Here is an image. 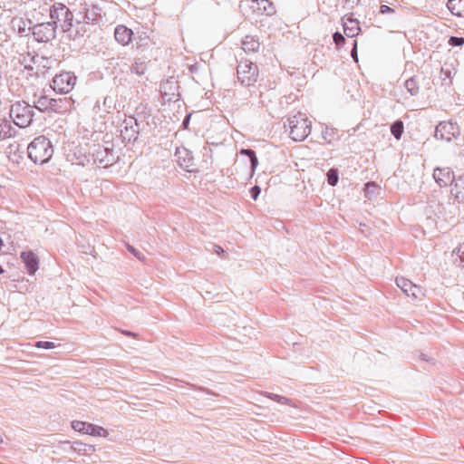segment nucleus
<instances>
[{"mask_svg":"<svg viewBox=\"0 0 464 464\" xmlns=\"http://www.w3.org/2000/svg\"><path fill=\"white\" fill-rule=\"evenodd\" d=\"M28 156L39 164L46 163L53 156V149L45 136H38L27 147Z\"/></svg>","mask_w":464,"mask_h":464,"instance_id":"obj_1","label":"nucleus"},{"mask_svg":"<svg viewBox=\"0 0 464 464\" xmlns=\"http://www.w3.org/2000/svg\"><path fill=\"white\" fill-rule=\"evenodd\" d=\"M289 135L295 141H302L311 132V121L305 114L297 112L287 120Z\"/></svg>","mask_w":464,"mask_h":464,"instance_id":"obj_2","label":"nucleus"},{"mask_svg":"<svg viewBox=\"0 0 464 464\" xmlns=\"http://www.w3.org/2000/svg\"><path fill=\"white\" fill-rule=\"evenodd\" d=\"M50 18L51 23L54 24V26L60 27L63 32H67L72 26L73 14L69 8L62 4L55 3L50 8Z\"/></svg>","mask_w":464,"mask_h":464,"instance_id":"obj_3","label":"nucleus"},{"mask_svg":"<svg viewBox=\"0 0 464 464\" xmlns=\"http://www.w3.org/2000/svg\"><path fill=\"white\" fill-rule=\"evenodd\" d=\"M34 106L29 105L25 102H16L11 106L10 117L14 123L19 128L29 126L34 116Z\"/></svg>","mask_w":464,"mask_h":464,"instance_id":"obj_4","label":"nucleus"},{"mask_svg":"<svg viewBox=\"0 0 464 464\" xmlns=\"http://www.w3.org/2000/svg\"><path fill=\"white\" fill-rule=\"evenodd\" d=\"M237 74L242 85L250 86L257 81V66L248 60H241L237 68Z\"/></svg>","mask_w":464,"mask_h":464,"instance_id":"obj_5","label":"nucleus"},{"mask_svg":"<svg viewBox=\"0 0 464 464\" xmlns=\"http://www.w3.org/2000/svg\"><path fill=\"white\" fill-rule=\"evenodd\" d=\"M76 82V76L70 72H63L56 74L52 81V88L60 93L70 92Z\"/></svg>","mask_w":464,"mask_h":464,"instance_id":"obj_6","label":"nucleus"},{"mask_svg":"<svg viewBox=\"0 0 464 464\" xmlns=\"http://www.w3.org/2000/svg\"><path fill=\"white\" fill-rule=\"evenodd\" d=\"M33 34L37 42L47 43L55 38L56 27L51 22L38 24L34 26Z\"/></svg>","mask_w":464,"mask_h":464,"instance_id":"obj_7","label":"nucleus"},{"mask_svg":"<svg viewBox=\"0 0 464 464\" xmlns=\"http://www.w3.org/2000/svg\"><path fill=\"white\" fill-rule=\"evenodd\" d=\"M459 133V127L456 124L452 122L441 121L436 127L435 138L450 142L453 138H456Z\"/></svg>","mask_w":464,"mask_h":464,"instance_id":"obj_8","label":"nucleus"},{"mask_svg":"<svg viewBox=\"0 0 464 464\" xmlns=\"http://www.w3.org/2000/svg\"><path fill=\"white\" fill-rule=\"evenodd\" d=\"M433 178L440 187L452 185L455 180L454 173L450 168H436Z\"/></svg>","mask_w":464,"mask_h":464,"instance_id":"obj_9","label":"nucleus"},{"mask_svg":"<svg viewBox=\"0 0 464 464\" xmlns=\"http://www.w3.org/2000/svg\"><path fill=\"white\" fill-rule=\"evenodd\" d=\"M139 124L133 118H130L124 121V128L121 130V136L128 141H135L139 134Z\"/></svg>","mask_w":464,"mask_h":464,"instance_id":"obj_10","label":"nucleus"},{"mask_svg":"<svg viewBox=\"0 0 464 464\" xmlns=\"http://www.w3.org/2000/svg\"><path fill=\"white\" fill-rule=\"evenodd\" d=\"M56 99L48 98L47 96H40L34 102V107L41 111H57L60 109L59 102Z\"/></svg>","mask_w":464,"mask_h":464,"instance_id":"obj_11","label":"nucleus"},{"mask_svg":"<svg viewBox=\"0 0 464 464\" xmlns=\"http://www.w3.org/2000/svg\"><path fill=\"white\" fill-rule=\"evenodd\" d=\"M251 8L258 14L272 15L276 13V8L269 0H252Z\"/></svg>","mask_w":464,"mask_h":464,"instance_id":"obj_12","label":"nucleus"},{"mask_svg":"<svg viewBox=\"0 0 464 464\" xmlns=\"http://www.w3.org/2000/svg\"><path fill=\"white\" fill-rule=\"evenodd\" d=\"M21 258L30 275H34L38 270L39 260L34 253L32 251L22 252Z\"/></svg>","mask_w":464,"mask_h":464,"instance_id":"obj_13","label":"nucleus"},{"mask_svg":"<svg viewBox=\"0 0 464 464\" xmlns=\"http://www.w3.org/2000/svg\"><path fill=\"white\" fill-rule=\"evenodd\" d=\"M133 33L124 25H118L114 31L115 40L121 45H127L131 41Z\"/></svg>","mask_w":464,"mask_h":464,"instance_id":"obj_14","label":"nucleus"},{"mask_svg":"<svg viewBox=\"0 0 464 464\" xmlns=\"http://www.w3.org/2000/svg\"><path fill=\"white\" fill-rule=\"evenodd\" d=\"M451 195L459 203L464 202V174L455 179L451 188Z\"/></svg>","mask_w":464,"mask_h":464,"instance_id":"obj_15","label":"nucleus"},{"mask_svg":"<svg viewBox=\"0 0 464 464\" xmlns=\"http://www.w3.org/2000/svg\"><path fill=\"white\" fill-rule=\"evenodd\" d=\"M260 44L254 36L246 35L242 40V49L245 53H256L258 51Z\"/></svg>","mask_w":464,"mask_h":464,"instance_id":"obj_16","label":"nucleus"},{"mask_svg":"<svg viewBox=\"0 0 464 464\" xmlns=\"http://www.w3.org/2000/svg\"><path fill=\"white\" fill-rule=\"evenodd\" d=\"M447 7L454 15L464 17V0H449Z\"/></svg>","mask_w":464,"mask_h":464,"instance_id":"obj_17","label":"nucleus"},{"mask_svg":"<svg viewBox=\"0 0 464 464\" xmlns=\"http://www.w3.org/2000/svg\"><path fill=\"white\" fill-rule=\"evenodd\" d=\"M14 128L10 121L5 118L0 119V140L11 138L14 134Z\"/></svg>","mask_w":464,"mask_h":464,"instance_id":"obj_18","label":"nucleus"},{"mask_svg":"<svg viewBox=\"0 0 464 464\" xmlns=\"http://www.w3.org/2000/svg\"><path fill=\"white\" fill-rule=\"evenodd\" d=\"M359 30V24L356 20L348 19L343 23V32L347 37H354Z\"/></svg>","mask_w":464,"mask_h":464,"instance_id":"obj_19","label":"nucleus"},{"mask_svg":"<svg viewBox=\"0 0 464 464\" xmlns=\"http://www.w3.org/2000/svg\"><path fill=\"white\" fill-rule=\"evenodd\" d=\"M83 14L82 15V22L90 24L97 20L98 13L95 6L90 8L83 7Z\"/></svg>","mask_w":464,"mask_h":464,"instance_id":"obj_20","label":"nucleus"},{"mask_svg":"<svg viewBox=\"0 0 464 464\" xmlns=\"http://www.w3.org/2000/svg\"><path fill=\"white\" fill-rule=\"evenodd\" d=\"M240 154L246 155L249 158L251 172L253 174L258 165V160L256 158V152L250 149H242L240 150Z\"/></svg>","mask_w":464,"mask_h":464,"instance_id":"obj_21","label":"nucleus"},{"mask_svg":"<svg viewBox=\"0 0 464 464\" xmlns=\"http://www.w3.org/2000/svg\"><path fill=\"white\" fill-rule=\"evenodd\" d=\"M72 428L75 431L90 435L91 429H92V423L81 421V420H73L72 422Z\"/></svg>","mask_w":464,"mask_h":464,"instance_id":"obj_22","label":"nucleus"},{"mask_svg":"<svg viewBox=\"0 0 464 464\" xmlns=\"http://www.w3.org/2000/svg\"><path fill=\"white\" fill-rule=\"evenodd\" d=\"M404 86L411 96H415L419 93L420 87L418 82L414 77H411L408 80H406L404 82Z\"/></svg>","mask_w":464,"mask_h":464,"instance_id":"obj_23","label":"nucleus"},{"mask_svg":"<svg viewBox=\"0 0 464 464\" xmlns=\"http://www.w3.org/2000/svg\"><path fill=\"white\" fill-rule=\"evenodd\" d=\"M396 284L407 296H410V288H412L413 284L411 281L404 277H397Z\"/></svg>","mask_w":464,"mask_h":464,"instance_id":"obj_24","label":"nucleus"},{"mask_svg":"<svg viewBox=\"0 0 464 464\" xmlns=\"http://www.w3.org/2000/svg\"><path fill=\"white\" fill-rule=\"evenodd\" d=\"M391 132L395 139H401L403 133V122L401 121H394L391 126Z\"/></svg>","mask_w":464,"mask_h":464,"instance_id":"obj_25","label":"nucleus"},{"mask_svg":"<svg viewBox=\"0 0 464 464\" xmlns=\"http://www.w3.org/2000/svg\"><path fill=\"white\" fill-rule=\"evenodd\" d=\"M455 262H459V265L464 267V242L460 244L454 251Z\"/></svg>","mask_w":464,"mask_h":464,"instance_id":"obj_26","label":"nucleus"},{"mask_svg":"<svg viewBox=\"0 0 464 464\" xmlns=\"http://www.w3.org/2000/svg\"><path fill=\"white\" fill-rule=\"evenodd\" d=\"M103 111L110 113L115 108V100L111 96H106L102 102Z\"/></svg>","mask_w":464,"mask_h":464,"instance_id":"obj_27","label":"nucleus"},{"mask_svg":"<svg viewBox=\"0 0 464 464\" xmlns=\"http://www.w3.org/2000/svg\"><path fill=\"white\" fill-rule=\"evenodd\" d=\"M108 434H109L108 431L104 428L92 424L90 435L99 436V437H106V436H108Z\"/></svg>","mask_w":464,"mask_h":464,"instance_id":"obj_28","label":"nucleus"},{"mask_svg":"<svg viewBox=\"0 0 464 464\" xmlns=\"http://www.w3.org/2000/svg\"><path fill=\"white\" fill-rule=\"evenodd\" d=\"M424 295V292L420 285L412 284V288H410V296L413 299H420Z\"/></svg>","mask_w":464,"mask_h":464,"instance_id":"obj_29","label":"nucleus"},{"mask_svg":"<svg viewBox=\"0 0 464 464\" xmlns=\"http://www.w3.org/2000/svg\"><path fill=\"white\" fill-rule=\"evenodd\" d=\"M378 189H379V187L373 182H368L365 184L364 191H365V195L369 198H372V197L376 194V191Z\"/></svg>","mask_w":464,"mask_h":464,"instance_id":"obj_30","label":"nucleus"},{"mask_svg":"<svg viewBox=\"0 0 464 464\" xmlns=\"http://www.w3.org/2000/svg\"><path fill=\"white\" fill-rule=\"evenodd\" d=\"M131 72L138 74V75H141L145 72V70H146V65L144 63L142 62H135L131 68H130Z\"/></svg>","mask_w":464,"mask_h":464,"instance_id":"obj_31","label":"nucleus"},{"mask_svg":"<svg viewBox=\"0 0 464 464\" xmlns=\"http://www.w3.org/2000/svg\"><path fill=\"white\" fill-rule=\"evenodd\" d=\"M327 181L329 185L335 186L338 182V171L334 169H331L327 172Z\"/></svg>","mask_w":464,"mask_h":464,"instance_id":"obj_32","label":"nucleus"},{"mask_svg":"<svg viewBox=\"0 0 464 464\" xmlns=\"http://www.w3.org/2000/svg\"><path fill=\"white\" fill-rule=\"evenodd\" d=\"M266 396L268 398H270L271 400L275 401H277L281 404H285V403H287L289 401V400L284 396H281V395H278V394H275V393H266Z\"/></svg>","mask_w":464,"mask_h":464,"instance_id":"obj_33","label":"nucleus"},{"mask_svg":"<svg viewBox=\"0 0 464 464\" xmlns=\"http://www.w3.org/2000/svg\"><path fill=\"white\" fill-rule=\"evenodd\" d=\"M37 348H43V349H53L55 347L54 343L48 342V341H38L34 344Z\"/></svg>","mask_w":464,"mask_h":464,"instance_id":"obj_34","label":"nucleus"},{"mask_svg":"<svg viewBox=\"0 0 464 464\" xmlns=\"http://www.w3.org/2000/svg\"><path fill=\"white\" fill-rule=\"evenodd\" d=\"M449 44L450 46H462L464 44L463 37L450 36L449 39Z\"/></svg>","mask_w":464,"mask_h":464,"instance_id":"obj_35","label":"nucleus"},{"mask_svg":"<svg viewBox=\"0 0 464 464\" xmlns=\"http://www.w3.org/2000/svg\"><path fill=\"white\" fill-rule=\"evenodd\" d=\"M440 73L442 75V82H446L448 80L449 82H446V84H448V85L450 84L451 77H452L451 71L448 70V69L441 68Z\"/></svg>","mask_w":464,"mask_h":464,"instance_id":"obj_36","label":"nucleus"},{"mask_svg":"<svg viewBox=\"0 0 464 464\" xmlns=\"http://www.w3.org/2000/svg\"><path fill=\"white\" fill-rule=\"evenodd\" d=\"M127 248L128 250L134 256H136L139 260H141L143 261L145 259V256L143 254H141L140 251H138L136 248H134L132 246L130 245H127Z\"/></svg>","mask_w":464,"mask_h":464,"instance_id":"obj_37","label":"nucleus"},{"mask_svg":"<svg viewBox=\"0 0 464 464\" xmlns=\"http://www.w3.org/2000/svg\"><path fill=\"white\" fill-rule=\"evenodd\" d=\"M333 39H334V44L337 46L342 45L344 43V41H345L343 35L341 33H339V32H336V33L334 34Z\"/></svg>","mask_w":464,"mask_h":464,"instance_id":"obj_38","label":"nucleus"},{"mask_svg":"<svg viewBox=\"0 0 464 464\" xmlns=\"http://www.w3.org/2000/svg\"><path fill=\"white\" fill-rule=\"evenodd\" d=\"M260 192H261V188L259 186L256 185L254 186L253 188H251L250 189V195H251V198L254 199V200H256L258 196L260 195Z\"/></svg>","mask_w":464,"mask_h":464,"instance_id":"obj_39","label":"nucleus"},{"mask_svg":"<svg viewBox=\"0 0 464 464\" xmlns=\"http://www.w3.org/2000/svg\"><path fill=\"white\" fill-rule=\"evenodd\" d=\"M102 152H107V149H103ZM97 153L100 154V153H102V151H97ZM97 159L100 160L101 163H104L105 165H109L112 161V160L109 159L108 153H106L105 158H99V156H98Z\"/></svg>","mask_w":464,"mask_h":464,"instance_id":"obj_40","label":"nucleus"},{"mask_svg":"<svg viewBox=\"0 0 464 464\" xmlns=\"http://www.w3.org/2000/svg\"><path fill=\"white\" fill-rule=\"evenodd\" d=\"M380 12H381L382 14H388V13H392V12H393V9H392V8H391L390 6H388V5H381V7H380Z\"/></svg>","mask_w":464,"mask_h":464,"instance_id":"obj_41","label":"nucleus"},{"mask_svg":"<svg viewBox=\"0 0 464 464\" xmlns=\"http://www.w3.org/2000/svg\"><path fill=\"white\" fill-rule=\"evenodd\" d=\"M352 57L357 61V42L353 41V48L351 52Z\"/></svg>","mask_w":464,"mask_h":464,"instance_id":"obj_42","label":"nucleus"},{"mask_svg":"<svg viewBox=\"0 0 464 464\" xmlns=\"http://www.w3.org/2000/svg\"><path fill=\"white\" fill-rule=\"evenodd\" d=\"M189 119H190V114L187 115L185 117V119L183 120L182 125H183L184 128H188V123H189Z\"/></svg>","mask_w":464,"mask_h":464,"instance_id":"obj_43","label":"nucleus"},{"mask_svg":"<svg viewBox=\"0 0 464 464\" xmlns=\"http://www.w3.org/2000/svg\"><path fill=\"white\" fill-rule=\"evenodd\" d=\"M215 252L218 254V255H220V253H223L224 250L221 246H215Z\"/></svg>","mask_w":464,"mask_h":464,"instance_id":"obj_44","label":"nucleus"},{"mask_svg":"<svg viewBox=\"0 0 464 464\" xmlns=\"http://www.w3.org/2000/svg\"><path fill=\"white\" fill-rule=\"evenodd\" d=\"M124 334L129 336H134V334L129 331L124 332Z\"/></svg>","mask_w":464,"mask_h":464,"instance_id":"obj_45","label":"nucleus"},{"mask_svg":"<svg viewBox=\"0 0 464 464\" xmlns=\"http://www.w3.org/2000/svg\"><path fill=\"white\" fill-rule=\"evenodd\" d=\"M346 3H352V5H353L355 3V0H345Z\"/></svg>","mask_w":464,"mask_h":464,"instance_id":"obj_46","label":"nucleus"},{"mask_svg":"<svg viewBox=\"0 0 464 464\" xmlns=\"http://www.w3.org/2000/svg\"><path fill=\"white\" fill-rule=\"evenodd\" d=\"M95 107L101 109V105H100L99 102H96Z\"/></svg>","mask_w":464,"mask_h":464,"instance_id":"obj_47","label":"nucleus"}]
</instances>
